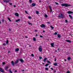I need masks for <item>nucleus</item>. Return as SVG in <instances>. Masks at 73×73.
Masks as SVG:
<instances>
[{
  "mask_svg": "<svg viewBox=\"0 0 73 73\" xmlns=\"http://www.w3.org/2000/svg\"><path fill=\"white\" fill-rule=\"evenodd\" d=\"M61 5L62 7H69V6H71V5H69L66 3H63V4H61Z\"/></svg>",
  "mask_w": 73,
  "mask_h": 73,
  "instance_id": "nucleus-1",
  "label": "nucleus"
},
{
  "mask_svg": "<svg viewBox=\"0 0 73 73\" xmlns=\"http://www.w3.org/2000/svg\"><path fill=\"white\" fill-rule=\"evenodd\" d=\"M38 50L39 52H42V48H41V46H40L38 48Z\"/></svg>",
  "mask_w": 73,
  "mask_h": 73,
  "instance_id": "nucleus-2",
  "label": "nucleus"
},
{
  "mask_svg": "<svg viewBox=\"0 0 73 73\" xmlns=\"http://www.w3.org/2000/svg\"><path fill=\"white\" fill-rule=\"evenodd\" d=\"M59 17H60L61 18H63L64 16H63V15H62V14H60L59 15Z\"/></svg>",
  "mask_w": 73,
  "mask_h": 73,
  "instance_id": "nucleus-3",
  "label": "nucleus"
},
{
  "mask_svg": "<svg viewBox=\"0 0 73 73\" xmlns=\"http://www.w3.org/2000/svg\"><path fill=\"white\" fill-rule=\"evenodd\" d=\"M0 72H2V73H4V69L0 68Z\"/></svg>",
  "mask_w": 73,
  "mask_h": 73,
  "instance_id": "nucleus-4",
  "label": "nucleus"
},
{
  "mask_svg": "<svg viewBox=\"0 0 73 73\" xmlns=\"http://www.w3.org/2000/svg\"><path fill=\"white\" fill-rule=\"evenodd\" d=\"M3 1L4 2H5V3H9V0H3Z\"/></svg>",
  "mask_w": 73,
  "mask_h": 73,
  "instance_id": "nucleus-5",
  "label": "nucleus"
},
{
  "mask_svg": "<svg viewBox=\"0 0 73 73\" xmlns=\"http://www.w3.org/2000/svg\"><path fill=\"white\" fill-rule=\"evenodd\" d=\"M40 27H41V28H45V25L44 24H42L40 25Z\"/></svg>",
  "mask_w": 73,
  "mask_h": 73,
  "instance_id": "nucleus-6",
  "label": "nucleus"
},
{
  "mask_svg": "<svg viewBox=\"0 0 73 73\" xmlns=\"http://www.w3.org/2000/svg\"><path fill=\"white\" fill-rule=\"evenodd\" d=\"M67 13H68V14H71V13H73V12L70 11H68Z\"/></svg>",
  "mask_w": 73,
  "mask_h": 73,
  "instance_id": "nucleus-7",
  "label": "nucleus"
},
{
  "mask_svg": "<svg viewBox=\"0 0 73 73\" xmlns=\"http://www.w3.org/2000/svg\"><path fill=\"white\" fill-rule=\"evenodd\" d=\"M11 64L13 66H15V65H14V62H13V61H11Z\"/></svg>",
  "mask_w": 73,
  "mask_h": 73,
  "instance_id": "nucleus-8",
  "label": "nucleus"
},
{
  "mask_svg": "<svg viewBox=\"0 0 73 73\" xmlns=\"http://www.w3.org/2000/svg\"><path fill=\"white\" fill-rule=\"evenodd\" d=\"M18 51H19V48H17L15 50V52H18Z\"/></svg>",
  "mask_w": 73,
  "mask_h": 73,
  "instance_id": "nucleus-9",
  "label": "nucleus"
},
{
  "mask_svg": "<svg viewBox=\"0 0 73 73\" xmlns=\"http://www.w3.org/2000/svg\"><path fill=\"white\" fill-rule=\"evenodd\" d=\"M54 44L53 43H52L50 44L52 46V47H54Z\"/></svg>",
  "mask_w": 73,
  "mask_h": 73,
  "instance_id": "nucleus-10",
  "label": "nucleus"
},
{
  "mask_svg": "<svg viewBox=\"0 0 73 73\" xmlns=\"http://www.w3.org/2000/svg\"><path fill=\"white\" fill-rule=\"evenodd\" d=\"M15 15L16 16H17V17H19V14L17 13H15Z\"/></svg>",
  "mask_w": 73,
  "mask_h": 73,
  "instance_id": "nucleus-11",
  "label": "nucleus"
},
{
  "mask_svg": "<svg viewBox=\"0 0 73 73\" xmlns=\"http://www.w3.org/2000/svg\"><path fill=\"white\" fill-rule=\"evenodd\" d=\"M19 61H21V62H24V60H23V59H21H21H19Z\"/></svg>",
  "mask_w": 73,
  "mask_h": 73,
  "instance_id": "nucleus-12",
  "label": "nucleus"
},
{
  "mask_svg": "<svg viewBox=\"0 0 73 73\" xmlns=\"http://www.w3.org/2000/svg\"><path fill=\"white\" fill-rule=\"evenodd\" d=\"M47 59V58H45L43 60V61L44 62H45L46 61V60Z\"/></svg>",
  "mask_w": 73,
  "mask_h": 73,
  "instance_id": "nucleus-13",
  "label": "nucleus"
},
{
  "mask_svg": "<svg viewBox=\"0 0 73 73\" xmlns=\"http://www.w3.org/2000/svg\"><path fill=\"white\" fill-rule=\"evenodd\" d=\"M32 6L33 7H35V6L36 5V4H35V3H33L32 4Z\"/></svg>",
  "mask_w": 73,
  "mask_h": 73,
  "instance_id": "nucleus-14",
  "label": "nucleus"
},
{
  "mask_svg": "<svg viewBox=\"0 0 73 73\" xmlns=\"http://www.w3.org/2000/svg\"><path fill=\"white\" fill-rule=\"evenodd\" d=\"M53 65L54 66H57V63L55 62V63L53 64Z\"/></svg>",
  "mask_w": 73,
  "mask_h": 73,
  "instance_id": "nucleus-15",
  "label": "nucleus"
},
{
  "mask_svg": "<svg viewBox=\"0 0 73 73\" xmlns=\"http://www.w3.org/2000/svg\"><path fill=\"white\" fill-rule=\"evenodd\" d=\"M69 15V17L70 18V19H73V17H72V16H71V15Z\"/></svg>",
  "mask_w": 73,
  "mask_h": 73,
  "instance_id": "nucleus-16",
  "label": "nucleus"
},
{
  "mask_svg": "<svg viewBox=\"0 0 73 73\" xmlns=\"http://www.w3.org/2000/svg\"><path fill=\"white\" fill-rule=\"evenodd\" d=\"M66 41L67 42H70V43L71 42V41H70V40H66Z\"/></svg>",
  "mask_w": 73,
  "mask_h": 73,
  "instance_id": "nucleus-17",
  "label": "nucleus"
},
{
  "mask_svg": "<svg viewBox=\"0 0 73 73\" xmlns=\"http://www.w3.org/2000/svg\"><path fill=\"white\" fill-rule=\"evenodd\" d=\"M49 65V63L46 64L45 65V66H46V67H47L48 66V65Z\"/></svg>",
  "mask_w": 73,
  "mask_h": 73,
  "instance_id": "nucleus-18",
  "label": "nucleus"
},
{
  "mask_svg": "<svg viewBox=\"0 0 73 73\" xmlns=\"http://www.w3.org/2000/svg\"><path fill=\"white\" fill-rule=\"evenodd\" d=\"M18 60H17L15 62V64H17L18 63Z\"/></svg>",
  "mask_w": 73,
  "mask_h": 73,
  "instance_id": "nucleus-19",
  "label": "nucleus"
},
{
  "mask_svg": "<svg viewBox=\"0 0 73 73\" xmlns=\"http://www.w3.org/2000/svg\"><path fill=\"white\" fill-rule=\"evenodd\" d=\"M20 21V19H18L17 20H16V22H18V21Z\"/></svg>",
  "mask_w": 73,
  "mask_h": 73,
  "instance_id": "nucleus-20",
  "label": "nucleus"
},
{
  "mask_svg": "<svg viewBox=\"0 0 73 73\" xmlns=\"http://www.w3.org/2000/svg\"><path fill=\"white\" fill-rule=\"evenodd\" d=\"M5 42L6 43V44H8L9 42V41H8V40H7V41Z\"/></svg>",
  "mask_w": 73,
  "mask_h": 73,
  "instance_id": "nucleus-21",
  "label": "nucleus"
},
{
  "mask_svg": "<svg viewBox=\"0 0 73 73\" xmlns=\"http://www.w3.org/2000/svg\"><path fill=\"white\" fill-rule=\"evenodd\" d=\"M58 38H60L61 37V35L60 34L58 35Z\"/></svg>",
  "mask_w": 73,
  "mask_h": 73,
  "instance_id": "nucleus-22",
  "label": "nucleus"
},
{
  "mask_svg": "<svg viewBox=\"0 0 73 73\" xmlns=\"http://www.w3.org/2000/svg\"><path fill=\"white\" fill-rule=\"evenodd\" d=\"M28 23L29 25H32V23H29V22H28Z\"/></svg>",
  "mask_w": 73,
  "mask_h": 73,
  "instance_id": "nucleus-23",
  "label": "nucleus"
},
{
  "mask_svg": "<svg viewBox=\"0 0 73 73\" xmlns=\"http://www.w3.org/2000/svg\"><path fill=\"white\" fill-rule=\"evenodd\" d=\"M33 40L34 41H36V38H35V37H33Z\"/></svg>",
  "mask_w": 73,
  "mask_h": 73,
  "instance_id": "nucleus-24",
  "label": "nucleus"
},
{
  "mask_svg": "<svg viewBox=\"0 0 73 73\" xmlns=\"http://www.w3.org/2000/svg\"><path fill=\"white\" fill-rule=\"evenodd\" d=\"M7 19L9 21H11V19H10V18H9V17H8Z\"/></svg>",
  "mask_w": 73,
  "mask_h": 73,
  "instance_id": "nucleus-25",
  "label": "nucleus"
},
{
  "mask_svg": "<svg viewBox=\"0 0 73 73\" xmlns=\"http://www.w3.org/2000/svg\"><path fill=\"white\" fill-rule=\"evenodd\" d=\"M47 62L48 63H50V64H51V63L49 60H47Z\"/></svg>",
  "mask_w": 73,
  "mask_h": 73,
  "instance_id": "nucleus-26",
  "label": "nucleus"
},
{
  "mask_svg": "<svg viewBox=\"0 0 73 73\" xmlns=\"http://www.w3.org/2000/svg\"><path fill=\"white\" fill-rule=\"evenodd\" d=\"M29 2L30 3H31L32 2V0H29Z\"/></svg>",
  "mask_w": 73,
  "mask_h": 73,
  "instance_id": "nucleus-27",
  "label": "nucleus"
},
{
  "mask_svg": "<svg viewBox=\"0 0 73 73\" xmlns=\"http://www.w3.org/2000/svg\"><path fill=\"white\" fill-rule=\"evenodd\" d=\"M50 27L52 29H54V27H52V26H50Z\"/></svg>",
  "mask_w": 73,
  "mask_h": 73,
  "instance_id": "nucleus-28",
  "label": "nucleus"
},
{
  "mask_svg": "<svg viewBox=\"0 0 73 73\" xmlns=\"http://www.w3.org/2000/svg\"><path fill=\"white\" fill-rule=\"evenodd\" d=\"M45 69L46 70H48V68H47V67H46L45 68Z\"/></svg>",
  "mask_w": 73,
  "mask_h": 73,
  "instance_id": "nucleus-29",
  "label": "nucleus"
},
{
  "mask_svg": "<svg viewBox=\"0 0 73 73\" xmlns=\"http://www.w3.org/2000/svg\"><path fill=\"white\" fill-rule=\"evenodd\" d=\"M8 69V66H6L5 67V69Z\"/></svg>",
  "mask_w": 73,
  "mask_h": 73,
  "instance_id": "nucleus-30",
  "label": "nucleus"
},
{
  "mask_svg": "<svg viewBox=\"0 0 73 73\" xmlns=\"http://www.w3.org/2000/svg\"><path fill=\"white\" fill-rule=\"evenodd\" d=\"M44 16L45 17H46H46H48V16L47 15L45 14Z\"/></svg>",
  "mask_w": 73,
  "mask_h": 73,
  "instance_id": "nucleus-31",
  "label": "nucleus"
},
{
  "mask_svg": "<svg viewBox=\"0 0 73 73\" xmlns=\"http://www.w3.org/2000/svg\"><path fill=\"white\" fill-rule=\"evenodd\" d=\"M39 58L40 60H41V59H42V57L41 56H39Z\"/></svg>",
  "mask_w": 73,
  "mask_h": 73,
  "instance_id": "nucleus-32",
  "label": "nucleus"
},
{
  "mask_svg": "<svg viewBox=\"0 0 73 73\" xmlns=\"http://www.w3.org/2000/svg\"><path fill=\"white\" fill-rule=\"evenodd\" d=\"M57 32H55L54 33V35H57Z\"/></svg>",
  "mask_w": 73,
  "mask_h": 73,
  "instance_id": "nucleus-33",
  "label": "nucleus"
},
{
  "mask_svg": "<svg viewBox=\"0 0 73 73\" xmlns=\"http://www.w3.org/2000/svg\"><path fill=\"white\" fill-rule=\"evenodd\" d=\"M36 14H38V11H36Z\"/></svg>",
  "mask_w": 73,
  "mask_h": 73,
  "instance_id": "nucleus-34",
  "label": "nucleus"
},
{
  "mask_svg": "<svg viewBox=\"0 0 73 73\" xmlns=\"http://www.w3.org/2000/svg\"><path fill=\"white\" fill-rule=\"evenodd\" d=\"M9 71L10 72V73H13L12 72V71H11V69H10V70H9Z\"/></svg>",
  "mask_w": 73,
  "mask_h": 73,
  "instance_id": "nucleus-35",
  "label": "nucleus"
},
{
  "mask_svg": "<svg viewBox=\"0 0 73 73\" xmlns=\"http://www.w3.org/2000/svg\"><path fill=\"white\" fill-rule=\"evenodd\" d=\"M68 60H70V57H68Z\"/></svg>",
  "mask_w": 73,
  "mask_h": 73,
  "instance_id": "nucleus-36",
  "label": "nucleus"
},
{
  "mask_svg": "<svg viewBox=\"0 0 73 73\" xmlns=\"http://www.w3.org/2000/svg\"><path fill=\"white\" fill-rule=\"evenodd\" d=\"M49 8H50V9H52V8H51V6H49Z\"/></svg>",
  "mask_w": 73,
  "mask_h": 73,
  "instance_id": "nucleus-37",
  "label": "nucleus"
},
{
  "mask_svg": "<svg viewBox=\"0 0 73 73\" xmlns=\"http://www.w3.org/2000/svg\"><path fill=\"white\" fill-rule=\"evenodd\" d=\"M54 73H56V70H54Z\"/></svg>",
  "mask_w": 73,
  "mask_h": 73,
  "instance_id": "nucleus-38",
  "label": "nucleus"
},
{
  "mask_svg": "<svg viewBox=\"0 0 73 73\" xmlns=\"http://www.w3.org/2000/svg\"><path fill=\"white\" fill-rule=\"evenodd\" d=\"M55 3L56 5H58V3L56 2H55Z\"/></svg>",
  "mask_w": 73,
  "mask_h": 73,
  "instance_id": "nucleus-39",
  "label": "nucleus"
},
{
  "mask_svg": "<svg viewBox=\"0 0 73 73\" xmlns=\"http://www.w3.org/2000/svg\"><path fill=\"white\" fill-rule=\"evenodd\" d=\"M5 62H3L2 63V65H4V64H5Z\"/></svg>",
  "mask_w": 73,
  "mask_h": 73,
  "instance_id": "nucleus-40",
  "label": "nucleus"
},
{
  "mask_svg": "<svg viewBox=\"0 0 73 73\" xmlns=\"http://www.w3.org/2000/svg\"><path fill=\"white\" fill-rule=\"evenodd\" d=\"M28 18H29V19H31V16L29 17Z\"/></svg>",
  "mask_w": 73,
  "mask_h": 73,
  "instance_id": "nucleus-41",
  "label": "nucleus"
},
{
  "mask_svg": "<svg viewBox=\"0 0 73 73\" xmlns=\"http://www.w3.org/2000/svg\"><path fill=\"white\" fill-rule=\"evenodd\" d=\"M4 20L2 19V23H4Z\"/></svg>",
  "mask_w": 73,
  "mask_h": 73,
  "instance_id": "nucleus-42",
  "label": "nucleus"
},
{
  "mask_svg": "<svg viewBox=\"0 0 73 73\" xmlns=\"http://www.w3.org/2000/svg\"><path fill=\"white\" fill-rule=\"evenodd\" d=\"M31 56H33V57H34V55H33V54H31Z\"/></svg>",
  "mask_w": 73,
  "mask_h": 73,
  "instance_id": "nucleus-43",
  "label": "nucleus"
},
{
  "mask_svg": "<svg viewBox=\"0 0 73 73\" xmlns=\"http://www.w3.org/2000/svg\"><path fill=\"white\" fill-rule=\"evenodd\" d=\"M52 12V9H50V13H51V12Z\"/></svg>",
  "mask_w": 73,
  "mask_h": 73,
  "instance_id": "nucleus-44",
  "label": "nucleus"
},
{
  "mask_svg": "<svg viewBox=\"0 0 73 73\" xmlns=\"http://www.w3.org/2000/svg\"><path fill=\"white\" fill-rule=\"evenodd\" d=\"M54 61H56V58H54Z\"/></svg>",
  "mask_w": 73,
  "mask_h": 73,
  "instance_id": "nucleus-45",
  "label": "nucleus"
},
{
  "mask_svg": "<svg viewBox=\"0 0 73 73\" xmlns=\"http://www.w3.org/2000/svg\"><path fill=\"white\" fill-rule=\"evenodd\" d=\"M65 21H66V23H68V21L67 20H65Z\"/></svg>",
  "mask_w": 73,
  "mask_h": 73,
  "instance_id": "nucleus-46",
  "label": "nucleus"
},
{
  "mask_svg": "<svg viewBox=\"0 0 73 73\" xmlns=\"http://www.w3.org/2000/svg\"><path fill=\"white\" fill-rule=\"evenodd\" d=\"M9 4H10V5H12V3H9Z\"/></svg>",
  "mask_w": 73,
  "mask_h": 73,
  "instance_id": "nucleus-47",
  "label": "nucleus"
},
{
  "mask_svg": "<svg viewBox=\"0 0 73 73\" xmlns=\"http://www.w3.org/2000/svg\"><path fill=\"white\" fill-rule=\"evenodd\" d=\"M3 45H6V44H5V43H4V44H3Z\"/></svg>",
  "mask_w": 73,
  "mask_h": 73,
  "instance_id": "nucleus-48",
  "label": "nucleus"
},
{
  "mask_svg": "<svg viewBox=\"0 0 73 73\" xmlns=\"http://www.w3.org/2000/svg\"><path fill=\"white\" fill-rule=\"evenodd\" d=\"M51 70H53V68H51Z\"/></svg>",
  "mask_w": 73,
  "mask_h": 73,
  "instance_id": "nucleus-49",
  "label": "nucleus"
},
{
  "mask_svg": "<svg viewBox=\"0 0 73 73\" xmlns=\"http://www.w3.org/2000/svg\"><path fill=\"white\" fill-rule=\"evenodd\" d=\"M25 12L26 13H27V11H25Z\"/></svg>",
  "mask_w": 73,
  "mask_h": 73,
  "instance_id": "nucleus-50",
  "label": "nucleus"
},
{
  "mask_svg": "<svg viewBox=\"0 0 73 73\" xmlns=\"http://www.w3.org/2000/svg\"><path fill=\"white\" fill-rule=\"evenodd\" d=\"M40 37L41 38L42 37V36H41V35H40Z\"/></svg>",
  "mask_w": 73,
  "mask_h": 73,
  "instance_id": "nucleus-51",
  "label": "nucleus"
},
{
  "mask_svg": "<svg viewBox=\"0 0 73 73\" xmlns=\"http://www.w3.org/2000/svg\"><path fill=\"white\" fill-rule=\"evenodd\" d=\"M47 23H48V24H50V23L49 22H47Z\"/></svg>",
  "mask_w": 73,
  "mask_h": 73,
  "instance_id": "nucleus-52",
  "label": "nucleus"
},
{
  "mask_svg": "<svg viewBox=\"0 0 73 73\" xmlns=\"http://www.w3.org/2000/svg\"><path fill=\"white\" fill-rule=\"evenodd\" d=\"M9 31H11V29H9Z\"/></svg>",
  "mask_w": 73,
  "mask_h": 73,
  "instance_id": "nucleus-53",
  "label": "nucleus"
},
{
  "mask_svg": "<svg viewBox=\"0 0 73 73\" xmlns=\"http://www.w3.org/2000/svg\"><path fill=\"white\" fill-rule=\"evenodd\" d=\"M35 32H37V30H35Z\"/></svg>",
  "mask_w": 73,
  "mask_h": 73,
  "instance_id": "nucleus-54",
  "label": "nucleus"
},
{
  "mask_svg": "<svg viewBox=\"0 0 73 73\" xmlns=\"http://www.w3.org/2000/svg\"><path fill=\"white\" fill-rule=\"evenodd\" d=\"M36 36H38V35L36 34Z\"/></svg>",
  "mask_w": 73,
  "mask_h": 73,
  "instance_id": "nucleus-55",
  "label": "nucleus"
},
{
  "mask_svg": "<svg viewBox=\"0 0 73 73\" xmlns=\"http://www.w3.org/2000/svg\"><path fill=\"white\" fill-rule=\"evenodd\" d=\"M14 7H16V6L15 5H13Z\"/></svg>",
  "mask_w": 73,
  "mask_h": 73,
  "instance_id": "nucleus-56",
  "label": "nucleus"
},
{
  "mask_svg": "<svg viewBox=\"0 0 73 73\" xmlns=\"http://www.w3.org/2000/svg\"><path fill=\"white\" fill-rule=\"evenodd\" d=\"M25 38H27V36H25Z\"/></svg>",
  "mask_w": 73,
  "mask_h": 73,
  "instance_id": "nucleus-57",
  "label": "nucleus"
},
{
  "mask_svg": "<svg viewBox=\"0 0 73 73\" xmlns=\"http://www.w3.org/2000/svg\"><path fill=\"white\" fill-rule=\"evenodd\" d=\"M43 32H45V31H44V30H43Z\"/></svg>",
  "mask_w": 73,
  "mask_h": 73,
  "instance_id": "nucleus-58",
  "label": "nucleus"
},
{
  "mask_svg": "<svg viewBox=\"0 0 73 73\" xmlns=\"http://www.w3.org/2000/svg\"><path fill=\"white\" fill-rule=\"evenodd\" d=\"M39 2H40V3H41V1H39Z\"/></svg>",
  "mask_w": 73,
  "mask_h": 73,
  "instance_id": "nucleus-59",
  "label": "nucleus"
},
{
  "mask_svg": "<svg viewBox=\"0 0 73 73\" xmlns=\"http://www.w3.org/2000/svg\"><path fill=\"white\" fill-rule=\"evenodd\" d=\"M64 60L65 61H66V59H64Z\"/></svg>",
  "mask_w": 73,
  "mask_h": 73,
  "instance_id": "nucleus-60",
  "label": "nucleus"
},
{
  "mask_svg": "<svg viewBox=\"0 0 73 73\" xmlns=\"http://www.w3.org/2000/svg\"><path fill=\"white\" fill-rule=\"evenodd\" d=\"M55 52H57V50H56Z\"/></svg>",
  "mask_w": 73,
  "mask_h": 73,
  "instance_id": "nucleus-61",
  "label": "nucleus"
},
{
  "mask_svg": "<svg viewBox=\"0 0 73 73\" xmlns=\"http://www.w3.org/2000/svg\"><path fill=\"white\" fill-rule=\"evenodd\" d=\"M50 66H49V68H50Z\"/></svg>",
  "mask_w": 73,
  "mask_h": 73,
  "instance_id": "nucleus-62",
  "label": "nucleus"
},
{
  "mask_svg": "<svg viewBox=\"0 0 73 73\" xmlns=\"http://www.w3.org/2000/svg\"><path fill=\"white\" fill-rule=\"evenodd\" d=\"M9 52H10V51H9L8 52V53H9Z\"/></svg>",
  "mask_w": 73,
  "mask_h": 73,
  "instance_id": "nucleus-63",
  "label": "nucleus"
},
{
  "mask_svg": "<svg viewBox=\"0 0 73 73\" xmlns=\"http://www.w3.org/2000/svg\"><path fill=\"white\" fill-rule=\"evenodd\" d=\"M22 71H24V70H22Z\"/></svg>",
  "mask_w": 73,
  "mask_h": 73,
  "instance_id": "nucleus-64",
  "label": "nucleus"
}]
</instances>
